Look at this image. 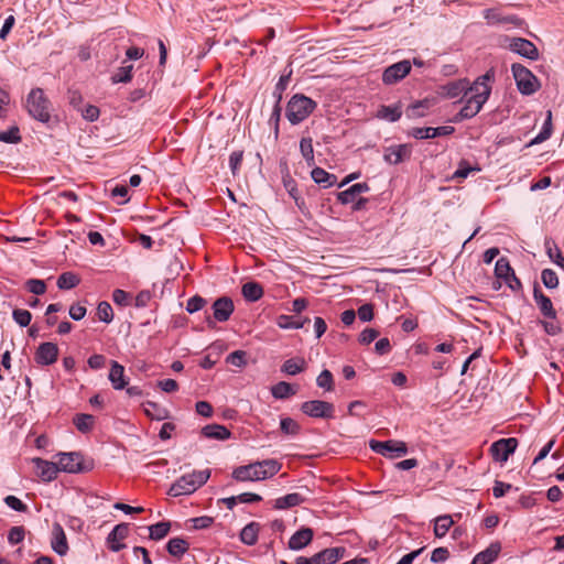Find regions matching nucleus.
I'll list each match as a JSON object with an SVG mask.
<instances>
[{
	"label": "nucleus",
	"mask_w": 564,
	"mask_h": 564,
	"mask_svg": "<svg viewBox=\"0 0 564 564\" xmlns=\"http://www.w3.org/2000/svg\"><path fill=\"white\" fill-rule=\"evenodd\" d=\"M379 336V332L375 328H366L359 335V343L361 345H369Z\"/></svg>",
	"instance_id": "obj_64"
},
{
	"label": "nucleus",
	"mask_w": 564,
	"mask_h": 564,
	"mask_svg": "<svg viewBox=\"0 0 564 564\" xmlns=\"http://www.w3.org/2000/svg\"><path fill=\"white\" fill-rule=\"evenodd\" d=\"M517 87L522 95L530 96L539 90L540 82L533 73L522 64L514 63L511 66Z\"/></svg>",
	"instance_id": "obj_7"
},
{
	"label": "nucleus",
	"mask_w": 564,
	"mask_h": 564,
	"mask_svg": "<svg viewBox=\"0 0 564 564\" xmlns=\"http://www.w3.org/2000/svg\"><path fill=\"white\" fill-rule=\"evenodd\" d=\"M280 429L285 435H296L300 433V424L291 417H283L280 421Z\"/></svg>",
	"instance_id": "obj_52"
},
{
	"label": "nucleus",
	"mask_w": 564,
	"mask_h": 564,
	"mask_svg": "<svg viewBox=\"0 0 564 564\" xmlns=\"http://www.w3.org/2000/svg\"><path fill=\"white\" fill-rule=\"evenodd\" d=\"M26 289L35 295H42L46 291V284L43 280L30 279L26 281Z\"/></svg>",
	"instance_id": "obj_60"
},
{
	"label": "nucleus",
	"mask_w": 564,
	"mask_h": 564,
	"mask_svg": "<svg viewBox=\"0 0 564 564\" xmlns=\"http://www.w3.org/2000/svg\"><path fill=\"white\" fill-rule=\"evenodd\" d=\"M430 107V101L427 99L416 101L415 104L411 105L408 110L406 115L409 118H421L425 116V110Z\"/></svg>",
	"instance_id": "obj_49"
},
{
	"label": "nucleus",
	"mask_w": 564,
	"mask_h": 564,
	"mask_svg": "<svg viewBox=\"0 0 564 564\" xmlns=\"http://www.w3.org/2000/svg\"><path fill=\"white\" fill-rule=\"evenodd\" d=\"M26 109L29 115L42 123H48L51 120V101L45 96L42 88H34L26 98Z\"/></svg>",
	"instance_id": "obj_5"
},
{
	"label": "nucleus",
	"mask_w": 564,
	"mask_h": 564,
	"mask_svg": "<svg viewBox=\"0 0 564 564\" xmlns=\"http://www.w3.org/2000/svg\"><path fill=\"white\" fill-rule=\"evenodd\" d=\"M486 102H487L486 96L485 97L479 96L478 98H476L470 95L466 99V101H465L464 106L462 107V109L459 110V112L455 116L454 122H459L465 119L474 118L476 115H478L480 112V110L482 109V106Z\"/></svg>",
	"instance_id": "obj_15"
},
{
	"label": "nucleus",
	"mask_w": 564,
	"mask_h": 564,
	"mask_svg": "<svg viewBox=\"0 0 564 564\" xmlns=\"http://www.w3.org/2000/svg\"><path fill=\"white\" fill-rule=\"evenodd\" d=\"M311 176L316 184L322 185L324 188L333 186L337 181L335 174L328 173L318 166L312 170Z\"/></svg>",
	"instance_id": "obj_34"
},
{
	"label": "nucleus",
	"mask_w": 564,
	"mask_h": 564,
	"mask_svg": "<svg viewBox=\"0 0 564 564\" xmlns=\"http://www.w3.org/2000/svg\"><path fill=\"white\" fill-rule=\"evenodd\" d=\"M500 552L501 543L498 541L492 542L486 550L475 555L471 564H491L497 560Z\"/></svg>",
	"instance_id": "obj_25"
},
{
	"label": "nucleus",
	"mask_w": 564,
	"mask_h": 564,
	"mask_svg": "<svg viewBox=\"0 0 564 564\" xmlns=\"http://www.w3.org/2000/svg\"><path fill=\"white\" fill-rule=\"evenodd\" d=\"M454 521L449 514L440 516L435 519L434 534L436 538H443L448 532Z\"/></svg>",
	"instance_id": "obj_43"
},
{
	"label": "nucleus",
	"mask_w": 564,
	"mask_h": 564,
	"mask_svg": "<svg viewBox=\"0 0 564 564\" xmlns=\"http://www.w3.org/2000/svg\"><path fill=\"white\" fill-rule=\"evenodd\" d=\"M282 183L285 191L294 199L299 209L303 210L305 208V200L302 198L297 189V184L295 180L290 175L288 167H285V172H282Z\"/></svg>",
	"instance_id": "obj_24"
},
{
	"label": "nucleus",
	"mask_w": 564,
	"mask_h": 564,
	"mask_svg": "<svg viewBox=\"0 0 564 564\" xmlns=\"http://www.w3.org/2000/svg\"><path fill=\"white\" fill-rule=\"evenodd\" d=\"M553 126H552V111L547 110L545 121L542 126L541 131L538 133V135L531 141V144H539L552 135Z\"/></svg>",
	"instance_id": "obj_40"
},
{
	"label": "nucleus",
	"mask_w": 564,
	"mask_h": 564,
	"mask_svg": "<svg viewBox=\"0 0 564 564\" xmlns=\"http://www.w3.org/2000/svg\"><path fill=\"white\" fill-rule=\"evenodd\" d=\"M369 446L375 453L390 457V458L401 457V456L406 455V453H408V446L402 441L390 440V441L381 442V441L371 440L369 442Z\"/></svg>",
	"instance_id": "obj_8"
},
{
	"label": "nucleus",
	"mask_w": 564,
	"mask_h": 564,
	"mask_svg": "<svg viewBox=\"0 0 564 564\" xmlns=\"http://www.w3.org/2000/svg\"><path fill=\"white\" fill-rule=\"evenodd\" d=\"M308 322L310 318L307 317L303 321H295L294 317L290 315H280L276 319L278 326L283 329H300Z\"/></svg>",
	"instance_id": "obj_42"
},
{
	"label": "nucleus",
	"mask_w": 564,
	"mask_h": 564,
	"mask_svg": "<svg viewBox=\"0 0 564 564\" xmlns=\"http://www.w3.org/2000/svg\"><path fill=\"white\" fill-rule=\"evenodd\" d=\"M346 549L343 546L324 549L316 553L318 564H335L344 557Z\"/></svg>",
	"instance_id": "obj_26"
},
{
	"label": "nucleus",
	"mask_w": 564,
	"mask_h": 564,
	"mask_svg": "<svg viewBox=\"0 0 564 564\" xmlns=\"http://www.w3.org/2000/svg\"><path fill=\"white\" fill-rule=\"evenodd\" d=\"M187 522L192 523V528L195 530L207 529L214 523V518L208 516H202L189 519Z\"/></svg>",
	"instance_id": "obj_61"
},
{
	"label": "nucleus",
	"mask_w": 564,
	"mask_h": 564,
	"mask_svg": "<svg viewBox=\"0 0 564 564\" xmlns=\"http://www.w3.org/2000/svg\"><path fill=\"white\" fill-rule=\"evenodd\" d=\"M296 393V389L289 382L280 381L272 386L271 394L273 398L283 400Z\"/></svg>",
	"instance_id": "obj_37"
},
{
	"label": "nucleus",
	"mask_w": 564,
	"mask_h": 564,
	"mask_svg": "<svg viewBox=\"0 0 564 564\" xmlns=\"http://www.w3.org/2000/svg\"><path fill=\"white\" fill-rule=\"evenodd\" d=\"M517 446L518 440L514 437L500 438L491 444L490 453L496 462L505 463L514 453Z\"/></svg>",
	"instance_id": "obj_12"
},
{
	"label": "nucleus",
	"mask_w": 564,
	"mask_h": 564,
	"mask_svg": "<svg viewBox=\"0 0 564 564\" xmlns=\"http://www.w3.org/2000/svg\"><path fill=\"white\" fill-rule=\"evenodd\" d=\"M144 413L151 420L162 421L166 419L167 412L164 409H161L156 403L148 401L144 404Z\"/></svg>",
	"instance_id": "obj_45"
},
{
	"label": "nucleus",
	"mask_w": 564,
	"mask_h": 564,
	"mask_svg": "<svg viewBox=\"0 0 564 564\" xmlns=\"http://www.w3.org/2000/svg\"><path fill=\"white\" fill-rule=\"evenodd\" d=\"M314 536V532L311 528H301L297 530L289 540V549L293 551H300L307 546Z\"/></svg>",
	"instance_id": "obj_22"
},
{
	"label": "nucleus",
	"mask_w": 564,
	"mask_h": 564,
	"mask_svg": "<svg viewBox=\"0 0 564 564\" xmlns=\"http://www.w3.org/2000/svg\"><path fill=\"white\" fill-rule=\"evenodd\" d=\"M109 380L115 390H122L128 384L124 379V367L115 360L111 362Z\"/></svg>",
	"instance_id": "obj_29"
},
{
	"label": "nucleus",
	"mask_w": 564,
	"mask_h": 564,
	"mask_svg": "<svg viewBox=\"0 0 564 564\" xmlns=\"http://www.w3.org/2000/svg\"><path fill=\"white\" fill-rule=\"evenodd\" d=\"M484 18L489 24L511 23L519 25L521 23V20L517 15L502 17L496 9H486L484 11Z\"/></svg>",
	"instance_id": "obj_32"
},
{
	"label": "nucleus",
	"mask_w": 564,
	"mask_h": 564,
	"mask_svg": "<svg viewBox=\"0 0 564 564\" xmlns=\"http://www.w3.org/2000/svg\"><path fill=\"white\" fill-rule=\"evenodd\" d=\"M34 464L37 476L45 482H50L57 478L59 468L57 463L48 462L40 457H35L32 459Z\"/></svg>",
	"instance_id": "obj_20"
},
{
	"label": "nucleus",
	"mask_w": 564,
	"mask_h": 564,
	"mask_svg": "<svg viewBox=\"0 0 564 564\" xmlns=\"http://www.w3.org/2000/svg\"><path fill=\"white\" fill-rule=\"evenodd\" d=\"M80 282V279L77 274L67 271L62 273L57 279V288L61 290H70L76 288Z\"/></svg>",
	"instance_id": "obj_41"
},
{
	"label": "nucleus",
	"mask_w": 564,
	"mask_h": 564,
	"mask_svg": "<svg viewBox=\"0 0 564 564\" xmlns=\"http://www.w3.org/2000/svg\"><path fill=\"white\" fill-rule=\"evenodd\" d=\"M301 411L305 415L314 419H333L335 406L327 401L311 400L301 404Z\"/></svg>",
	"instance_id": "obj_9"
},
{
	"label": "nucleus",
	"mask_w": 564,
	"mask_h": 564,
	"mask_svg": "<svg viewBox=\"0 0 564 564\" xmlns=\"http://www.w3.org/2000/svg\"><path fill=\"white\" fill-rule=\"evenodd\" d=\"M171 529V523L169 521L158 522L149 527L150 535L149 538L154 541L162 540L165 538Z\"/></svg>",
	"instance_id": "obj_44"
},
{
	"label": "nucleus",
	"mask_w": 564,
	"mask_h": 564,
	"mask_svg": "<svg viewBox=\"0 0 564 564\" xmlns=\"http://www.w3.org/2000/svg\"><path fill=\"white\" fill-rule=\"evenodd\" d=\"M468 84V79H458L447 83L446 85L442 86L443 95L446 96L447 98H456L459 97L462 94H464V96H467Z\"/></svg>",
	"instance_id": "obj_28"
},
{
	"label": "nucleus",
	"mask_w": 564,
	"mask_h": 564,
	"mask_svg": "<svg viewBox=\"0 0 564 564\" xmlns=\"http://www.w3.org/2000/svg\"><path fill=\"white\" fill-rule=\"evenodd\" d=\"M533 300L541 315L545 318L540 321V325L545 334L550 336L560 335L563 332V327L557 318V312L554 308L551 299L543 293L538 283H534L533 285Z\"/></svg>",
	"instance_id": "obj_2"
},
{
	"label": "nucleus",
	"mask_w": 564,
	"mask_h": 564,
	"mask_svg": "<svg viewBox=\"0 0 564 564\" xmlns=\"http://www.w3.org/2000/svg\"><path fill=\"white\" fill-rule=\"evenodd\" d=\"M455 132V128L452 126H441L436 128L426 127V128H413L410 132L415 139H434L437 137L451 135Z\"/></svg>",
	"instance_id": "obj_18"
},
{
	"label": "nucleus",
	"mask_w": 564,
	"mask_h": 564,
	"mask_svg": "<svg viewBox=\"0 0 564 564\" xmlns=\"http://www.w3.org/2000/svg\"><path fill=\"white\" fill-rule=\"evenodd\" d=\"M316 383L319 388H323L326 391H332L334 388V379L332 372L327 369L323 370L317 377Z\"/></svg>",
	"instance_id": "obj_56"
},
{
	"label": "nucleus",
	"mask_w": 564,
	"mask_h": 564,
	"mask_svg": "<svg viewBox=\"0 0 564 564\" xmlns=\"http://www.w3.org/2000/svg\"><path fill=\"white\" fill-rule=\"evenodd\" d=\"M495 80L494 68L488 69L484 75L476 78V80L467 88V95H471L476 98L479 96L485 97L486 101L489 99L491 94V83Z\"/></svg>",
	"instance_id": "obj_11"
},
{
	"label": "nucleus",
	"mask_w": 564,
	"mask_h": 564,
	"mask_svg": "<svg viewBox=\"0 0 564 564\" xmlns=\"http://www.w3.org/2000/svg\"><path fill=\"white\" fill-rule=\"evenodd\" d=\"M411 72V63L408 59L388 66L382 74L386 85H393L402 80Z\"/></svg>",
	"instance_id": "obj_14"
},
{
	"label": "nucleus",
	"mask_w": 564,
	"mask_h": 564,
	"mask_svg": "<svg viewBox=\"0 0 564 564\" xmlns=\"http://www.w3.org/2000/svg\"><path fill=\"white\" fill-rule=\"evenodd\" d=\"M305 497L299 492L288 494L283 497L276 498L273 503V508L276 510H286L305 502Z\"/></svg>",
	"instance_id": "obj_27"
},
{
	"label": "nucleus",
	"mask_w": 564,
	"mask_h": 564,
	"mask_svg": "<svg viewBox=\"0 0 564 564\" xmlns=\"http://www.w3.org/2000/svg\"><path fill=\"white\" fill-rule=\"evenodd\" d=\"M241 293L249 302H256L263 296V288L258 282H247L242 285Z\"/></svg>",
	"instance_id": "obj_36"
},
{
	"label": "nucleus",
	"mask_w": 564,
	"mask_h": 564,
	"mask_svg": "<svg viewBox=\"0 0 564 564\" xmlns=\"http://www.w3.org/2000/svg\"><path fill=\"white\" fill-rule=\"evenodd\" d=\"M132 65L119 67L117 72L111 76V82L113 84L129 83L132 78Z\"/></svg>",
	"instance_id": "obj_51"
},
{
	"label": "nucleus",
	"mask_w": 564,
	"mask_h": 564,
	"mask_svg": "<svg viewBox=\"0 0 564 564\" xmlns=\"http://www.w3.org/2000/svg\"><path fill=\"white\" fill-rule=\"evenodd\" d=\"M247 352L243 350H235L229 354L226 358L227 364H230L236 367H245L247 365Z\"/></svg>",
	"instance_id": "obj_58"
},
{
	"label": "nucleus",
	"mask_w": 564,
	"mask_h": 564,
	"mask_svg": "<svg viewBox=\"0 0 564 564\" xmlns=\"http://www.w3.org/2000/svg\"><path fill=\"white\" fill-rule=\"evenodd\" d=\"M545 248L550 259L558 267L564 269V257L562 256L561 250L554 243L552 247L550 241H545Z\"/></svg>",
	"instance_id": "obj_55"
},
{
	"label": "nucleus",
	"mask_w": 564,
	"mask_h": 564,
	"mask_svg": "<svg viewBox=\"0 0 564 564\" xmlns=\"http://www.w3.org/2000/svg\"><path fill=\"white\" fill-rule=\"evenodd\" d=\"M56 456L58 457L59 471L77 474L87 473L94 468V460L85 459L78 452L58 453Z\"/></svg>",
	"instance_id": "obj_6"
},
{
	"label": "nucleus",
	"mask_w": 564,
	"mask_h": 564,
	"mask_svg": "<svg viewBox=\"0 0 564 564\" xmlns=\"http://www.w3.org/2000/svg\"><path fill=\"white\" fill-rule=\"evenodd\" d=\"M24 535H25V530L23 527H13L9 531L8 541L11 544H18L23 541Z\"/></svg>",
	"instance_id": "obj_63"
},
{
	"label": "nucleus",
	"mask_w": 564,
	"mask_h": 564,
	"mask_svg": "<svg viewBox=\"0 0 564 564\" xmlns=\"http://www.w3.org/2000/svg\"><path fill=\"white\" fill-rule=\"evenodd\" d=\"M281 468L282 464L274 458L258 460L236 467L232 471V478L237 481L264 480L276 475Z\"/></svg>",
	"instance_id": "obj_1"
},
{
	"label": "nucleus",
	"mask_w": 564,
	"mask_h": 564,
	"mask_svg": "<svg viewBox=\"0 0 564 564\" xmlns=\"http://www.w3.org/2000/svg\"><path fill=\"white\" fill-rule=\"evenodd\" d=\"M206 304H207V301L204 297H202L199 295H195V296H192L187 301L186 311L189 314H193V313L200 311Z\"/></svg>",
	"instance_id": "obj_59"
},
{
	"label": "nucleus",
	"mask_w": 564,
	"mask_h": 564,
	"mask_svg": "<svg viewBox=\"0 0 564 564\" xmlns=\"http://www.w3.org/2000/svg\"><path fill=\"white\" fill-rule=\"evenodd\" d=\"M259 532L260 523L252 521L242 528L240 541L246 545L252 546L258 542Z\"/></svg>",
	"instance_id": "obj_33"
},
{
	"label": "nucleus",
	"mask_w": 564,
	"mask_h": 564,
	"mask_svg": "<svg viewBox=\"0 0 564 564\" xmlns=\"http://www.w3.org/2000/svg\"><path fill=\"white\" fill-rule=\"evenodd\" d=\"M291 75H292V70H290L288 74H284L282 75L275 87H274V96L276 97V100H278V104H281V100H282V94L283 91L286 89L289 83H290V79H291Z\"/></svg>",
	"instance_id": "obj_57"
},
{
	"label": "nucleus",
	"mask_w": 564,
	"mask_h": 564,
	"mask_svg": "<svg viewBox=\"0 0 564 564\" xmlns=\"http://www.w3.org/2000/svg\"><path fill=\"white\" fill-rule=\"evenodd\" d=\"M402 116V107L400 104L386 106L382 105L379 107L377 111V118L389 121V122H395L398 121Z\"/></svg>",
	"instance_id": "obj_31"
},
{
	"label": "nucleus",
	"mask_w": 564,
	"mask_h": 564,
	"mask_svg": "<svg viewBox=\"0 0 564 564\" xmlns=\"http://www.w3.org/2000/svg\"><path fill=\"white\" fill-rule=\"evenodd\" d=\"M411 154V144H397L384 149L383 160L389 164L397 165L405 160H409Z\"/></svg>",
	"instance_id": "obj_16"
},
{
	"label": "nucleus",
	"mask_w": 564,
	"mask_h": 564,
	"mask_svg": "<svg viewBox=\"0 0 564 564\" xmlns=\"http://www.w3.org/2000/svg\"><path fill=\"white\" fill-rule=\"evenodd\" d=\"M317 107L316 101L302 95L295 94L288 102L285 116L292 124L304 121Z\"/></svg>",
	"instance_id": "obj_4"
},
{
	"label": "nucleus",
	"mask_w": 564,
	"mask_h": 564,
	"mask_svg": "<svg viewBox=\"0 0 564 564\" xmlns=\"http://www.w3.org/2000/svg\"><path fill=\"white\" fill-rule=\"evenodd\" d=\"M513 271L514 270L506 257H501L497 260L495 264V274L498 279L505 280L510 274H512Z\"/></svg>",
	"instance_id": "obj_46"
},
{
	"label": "nucleus",
	"mask_w": 564,
	"mask_h": 564,
	"mask_svg": "<svg viewBox=\"0 0 564 564\" xmlns=\"http://www.w3.org/2000/svg\"><path fill=\"white\" fill-rule=\"evenodd\" d=\"M0 141L4 143H19L21 141L20 129L17 126L7 131H0Z\"/></svg>",
	"instance_id": "obj_53"
},
{
	"label": "nucleus",
	"mask_w": 564,
	"mask_h": 564,
	"mask_svg": "<svg viewBox=\"0 0 564 564\" xmlns=\"http://www.w3.org/2000/svg\"><path fill=\"white\" fill-rule=\"evenodd\" d=\"M52 535L51 546L53 551L61 556L66 555L68 552V543L65 531L58 522L53 523Z\"/></svg>",
	"instance_id": "obj_21"
},
{
	"label": "nucleus",
	"mask_w": 564,
	"mask_h": 564,
	"mask_svg": "<svg viewBox=\"0 0 564 564\" xmlns=\"http://www.w3.org/2000/svg\"><path fill=\"white\" fill-rule=\"evenodd\" d=\"M12 317L19 326L26 327L31 323L32 314L28 310L14 308Z\"/></svg>",
	"instance_id": "obj_54"
},
{
	"label": "nucleus",
	"mask_w": 564,
	"mask_h": 564,
	"mask_svg": "<svg viewBox=\"0 0 564 564\" xmlns=\"http://www.w3.org/2000/svg\"><path fill=\"white\" fill-rule=\"evenodd\" d=\"M471 171H480V167H471L467 161L463 160L455 171L453 178H466Z\"/></svg>",
	"instance_id": "obj_62"
},
{
	"label": "nucleus",
	"mask_w": 564,
	"mask_h": 564,
	"mask_svg": "<svg viewBox=\"0 0 564 564\" xmlns=\"http://www.w3.org/2000/svg\"><path fill=\"white\" fill-rule=\"evenodd\" d=\"M76 429L82 433H89L94 429L95 417L90 414H76L73 419Z\"/></svg>",
	"instance_id": "obj_39"
},
{
	"label": "nucleus",
	"mask_w": 564,
	"mask_h": 564,
	"mask_svg": "<svg viewBox=\"0 0 564 564\" xmlns=\"http://www.w3.org/2000/svg\"><path fill=\"white\" fill-rule=\"evenodd\" d=\"M369 191H370V186L368 185V183H366V182L356 183V184L351 185L349 188L337 193V199L343 205H347V204H350V203L355 202L356 199H358L359 195L361 193H366Z\"/></svg>",
	"instance_id": "obj_23"
},
{
	"label": "nucleus",
	"mask_w": 564,
	"mask_h": 564,
	"mask_svg": "<svg viewBox=\"0 0 564 564\" xmlns=\"http://www.w3.org/2000/svg\"><path fill=\"white\" fill-rule=\"evenodd\" d=\"M210 477L209 469L194 470L191 474L178 478L169 489L167 494L172 497L191 495L202 487Z\"/></svg>",
	"instance_id": "obj_3"
},
{
	"label": "nucleus",
	"mask_w": 564,
	"mask_h": 564,
	"mask_svg": "<svg viewBox=\"0 0 564 564\" xmlns=\"http://www.w3.org/2000/svg\"><path fill=\"white\" fill-rule=\"evenodd\" d=\"M189 549V543L182 538H173L166 544L167 552L177 558H181Z\"/></svg>",
	"instance_id": "obj_35"
},
{
	"label": "nucleus",
	"mask_w": 564,
	"mask_h": 564,
	"mask_svg": "<svg viewBox=\"0 0 564 564\" xmlns=\"http://www.w3.org/2000/svg\"><path fill=\"white\" fill-rule=\"evenodd\" d=\"M58 352L59 349L55 343L45 341L37 346L34 352V360L42 367L51 366L57 361Z\"/></svg>",
	"instance_id": "obj_13"
},
{
	"label": "nucleus",
	"mask_w": 564,
	"mask_h": 564,
	"mask_svg": "<svg viewBox=\"0 0 564 564\" xmlns=\"http://www.w3.org/2000/svg\"><path fill=\"white\" fill-rule=\"evenodd\" d=\"M212 308L214 319L209 315L206 317L209 327L215 326V321L220 323L228 321L234 313L235 306L230 297L221 296L214 302Z\"/></svg>",
	"instance_id": "obj_10"
},
{
	"label": "nucleus",
	"mask_w": 564,
	"mask_h": 564,
	"mask_svg": "<svg viewBox=\"0 0 564 564\" xmlns=\"http://www.w3.org/2000/svg\"><path fill=\"white\" fill-rule=\"evenodd\" d=\"M300 151L311 166L314 164V150H313V141L312 138H302L300 141Z\"/></svg>",
	"instance_id": "obj_47"
},
{
	"label": "nucleus",
	"mask_w": 564,
	"mask_h": 564,
	"mask_svg": "<svg viewBox=\"0 0 564 564\" xmlns=\"http://www.w3.org/2000/svg\"><path fill=\"white\" fill-rule=\"evenodd\" d=\"M97 316L99 321L106 324L111 323L113 319V311L111 305L106 301L100 302L97 306Z\"/></svg>",
	"instance_id": "obj_50"
},
{
	"label": "nucleus",
	"mask_w": 564,
	"mask_h": 564,
	"mask_svg": "<svg viewBox=\"0 0 564 564\" xmlns=\"http://www.w3.org/2000/svg\"><path fill=\"white\" fill-rule=\"evenodd\" d=\"M129 534V524L119 523L108 534L106 542L109 550L112 552H119L126 547V544L121 543Z\"/></svg>",
	"instance_id": "obj_17"
},
{
	"label": "nucleus",
	"mask_w": 564,
	"mask_h": 564,
	"mask_svg": "<svg viewBox=\"0 0 564 564\" xmlns=\"http://www.w3.org/2000/svg\"><path fill=\"white\" fill-rule=\"evenodd\" d=\"M510 48L521 55L522 57L536 61L539 58V51L536 46L529 40L523 37H513L510 43Z\"/></svg>",
	"instance_id": "obj_19"
},
{
	"label": "nucleus",
	"mask_w": 564,
	"mask_h": 564,
	"mask_svg": "<svg viewBox=\"0 0 564 564\" xmlns=\"http://www.w3.org/2000/svg\"><path fill=\"white\" fill-rule=\"evenodd\" d=\"M305 366H306V362H305L304 358H300V357L290 358L284 361L281 370L290 376H295V375L304 371Z\"/></svg>",
	"instance_id": "obj_38"
},
{
	"label": "nucleus",
	"mask_w": 564,
	"mask_h": 564,
	"mask_svg": "<svg viewBox=\"0 0 564 564\" xmlns=\"http://www.w3.org/2000/svg\"><path fill=\"white\" fill-rule=\"evenodd\" d=\"M202 435L206 438L225 441L230 437L231 432L225 425L208 424L202 429Z\"/></svg>",
	"instance_id": "obj_30"
},
{
	"label": "nucleus",
	"mask_w": 564,
	"mask_h": 564,
	"mask_svg": "<svg viewBox=\"0 0 564 564\" xmlns=\"http://www.w3.org/2000/svg\"><path fill=\"white\" fill-rule=\"evenodd\" d=\"M541 281L546 289L553 290L558 286V276L553 269H543L541 272Z\"/></svg>",
	"instance_id": "obj_48"
}]
</instances>
